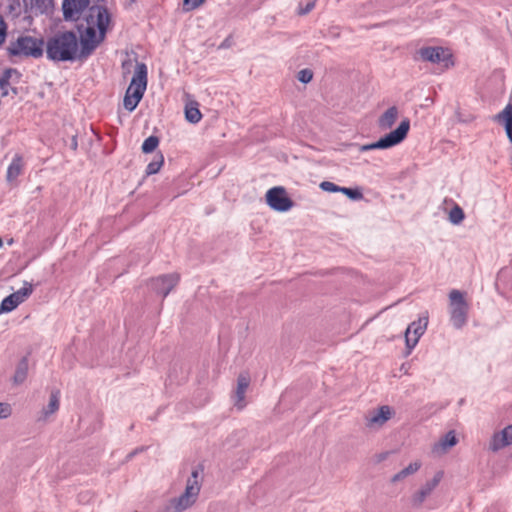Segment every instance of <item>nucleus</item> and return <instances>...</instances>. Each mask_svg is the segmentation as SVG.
Masks as SVG:
<instances>
[{
	"mask_svg": "<svg viewBox=\"0 0 512 512\" xmlns=\"http://www.w3.org/2000/svg\"><path fill=\"white\" fill-rule=\"evenodd\" d=\"M159 145V138L157 136L151 135L146 138L142 144V152L143 153H151L153 152Z\"/></svg>",
	"mask_w": 512,
	"mask_h": 512,
	"instance_id": "473e14b6",
	"label": "nucleus"
},
{
	"mask_svg": "<svg viewBox=\"0 0 512 512\" xmlns=\"http://www.w3.org/2000/svg\"><path fill=\"white\" fill-rule=\"evenodd\" d=\"M147 66L143 62H136L135 72L130 85L126 90L123 105L126 110L132 112L136 109L144 96L147 88Z\"/></svg>",
	"mask_w": 512,
	"mask_h": 512,
	"instance_id": "f03ea898",
	"label": "nucleus"
},
{
	"mask_svg": "<svg viewBox=\"0 0 512 512\" xmlns=\"http://www.w3.org/2000/svg\"><path fill=\"white\" fill-rule=\"evenodd\" d=\"M28 366V358L26 356L22 357L16 366V370L13 376V383L15 385H20L26 380L28 374Z\"/></svg>",
	"mask_w": 512,
	"mask_h": 512,
	"instance_id": "412c9836",
	"label": "nucleus"
},
{
	"mask_svg": "<svg viewBox=\"0 0 512 512\" xmlns=\"http://www.w3.org/2000/svg\"><path fill=\"white\" fill-rule=\"evenodd\" d=\"M392 416V410L389 406L383 405L366 416V426L372 428L374 426H383Z\"/></svg>",
	"mask_w": 512,
	"mask_h": 512,
	"instance_id": "2eb2a0df",
	"label": "nucleus"
},
{
	"mask_svg": "<svg viewBox=\"0 0 512 512\" xmlns=\"http://www.w3.org/2000/svg\"><path fill=\"white\" fill-rule=\"evenodd\" d=\"M450 299V320L456 329L462 328L467 322L468 304L464 295L459 290H452L449 293Z\"/></svg>",
	"mask_w": 512,
	"mask_h": 512,
	"instance_id": "423d86ee",
	"label": "nucleus"
},
{
	"mask_svg": "<svg viewBox=\"0 0 512 512\" xmlns=\"http://www.w3.org/2000/svg\"><path fill=\"white\" fill-rule=\"evenodd\" d=\"M189 507L186 502L179 503V497H177L159 507L156 512H182Z\"/></svg>",
	"mask_w": 512,
	"mask_h": 512,
	"instance_id": "b1692460",
	"label": "nucleus"
},
{
	"mask_svg": "<svg viewBox=\"0 0 512 512\" xmlns=\"http://www.w3.org/2000/svg\"><path fill=\"white\" fill-rule=\"evenodd\" d=\"M315 7V0L309 1L305 6L300 5L298 9L299 15H306Z\"/></svg>",
	"mask_w": 512,
	"mask_h": 512,
	"instance_id": "ea45409f",
	"label": "nucleus"
},
{
	"mask_svg": "<svg viewBox=\"0 0 512 512\" xmlns=\"http://www.w3.org/2000/svg\"><path fill=\"white\" fill-rule=\"evenodd\" d=\"M111 22V15L106 6L94 5L89 8V15L86 17L87 24H93L101 32V37H106L108 26Z\"/></svg>",
	"mask_w": 512,
	"mask_h": 512,
	"instance_id": "6e6552de",
	"label": "nucleus"
},
{
	"mask_svg": "<svg viewBox=\"0 0 512 512\" xmlns=\"http://www.w3.org/2000/svg\"><path fill=\"white\" fill-rule=\"evenodd\" d=\"M509 445H512V425H508L500 432L493 434L489 449L493 452H497Z\"/></svg>",
	"mask_w": 512,
	"mask_h": 512,
	"instance_id": "4468645a",
	"label": "nucleus"
},
{
	"mask_svg": "<svg viewBox=\"0 0 512 512\" xmlns=\"http://www.w3.org/2000/svg\"><path fill=\"white\" fill-rule=\"evenodd\" d=\"M90 4V0H63L62 11L65 20H73L81 14Z\"/></svg>",
	"mask_w": 512,
	"mask_h": 512,
	"instance_id": "ddd939ff",
	"label": "nucleus"
},
{
	"mask_svg": "<svg viewBox=\"0 0 512 512\" xmlns=\"http://www.w3.org/2000/svg\"><path fill=\"white\" fill-rule=\"evenodd\" d=\"M204 0H183L184 9L186 11L194 10L198 8Z\"/></svg>",
	"mask_w": 512,
	"mask_h": 512,
	"instance_id": "4c0bfd02",
	"label": "nucleus"
},
{
	"mask_svg": "<svg viewBox=\"0 0 512 512\" xmlns=\"http://www.w3.org/2000/svg\"><path fill=\"white\" fill-rule=\"evenodd\" d=\"M132 2H135L136 0H131Z\"/></svg>",
	"mask_w": 512,
	"mask_h": 512,
	"instance_id": "de8ad7c7",
	"label": "nucleus"
},
{
	"mask_svg": "<svg viewBox=\"0 0 512 512\" xmlns=\"http://www.w3.org/2000/svg\"><path fill=\"white\" fill-rule=\"evenodd\" d=\"M7 37V24L3 17L0 16V46L5 42Z\"/></svg>",
	"mask_w": 512,
	"mask_h": 512,
	"instance_id": "58836bf2",
	"label": "nucleus"
},
{
	"mask_svg": "<svg viewBox=\"0 0 512 512\" xmlns=\"http://www.w3.org/2000/svg\"><path fill=\"white\" fill-rule=\"evenodd\" d=\"M32 7L39 14H47L53 7V0H31Z\"/></svg>",
	"mask_w": 512,
	"mask_h": 512,
	"instance_id": "cd10ccee",
	"label": "nucleus"
},
{
	"mask_svg": "<svg viewBox=\"0 0 512 512\" xmlns=\"http://www.w3.org/2000/svg\"><path fill=\"white\" fill-rule=\"evenodd\" d=\"M131 65H132L131 61H124V62L122 63V67H123V69H127V70L129 69V67H130Z\"/></svg>",
	"mask_w": 512,
	"mask_h": 512,
	"instance_id": "79ce46f5",
	"label": "nucleus"
},
{
	"mask_svg": "<svg viewBox=\"0 0 512 512\" xmlns=\"http://www.w3.org/2000/svg\"><path fill=\"white\" fill-rule=\"evenodd\" d=\"M32 292L33 285L25 281L24 286L12 294L16 296L17 301L21 304L32 294Z\"/></svg>",
	"mask_w": 512,
	"mask_h": 512,
	"instance_id": "c85d7f7f",
	"label": "nucleus"
},
{
	"mask_svg": "<svg viewBox=\"0 0 512 512\" xmlns=\"http://www.w3.org/2000/svg\"><path fill=\"white\" fill-rule=\"evenodd\" d=\"M398 109L396 106L388 108L378 119V127L381 130L390 129L396 122Z\"/></svg>",
	"mask_w": 512,
	"mask_h": 512,
	"instance_id": "aec40b11",
	"label": "nucleus"
},
{
	"mask_svg": "<svg viewBox=\"0 0 512 512\" xmlns=\"http://www.w3.org/2000/svg\"><path fill=\"white\" fill-rule=\"evenodd\" d=\"M164 164V156L162 153L155 155L154 159L146 167V175L156 174Z\"/></svg>",
	"mask_w": 512,
	"mask_h": 512,
	"instance_id": "bb28decb",
	"label": "nucleus"
},
{
	"mask_svg": "<svg viewBox=\"0 0 512 512\" xmlns=\"http://www.w3.org/2000/svg\"><path fill=\"white\" fill-rule=\"evenodd\" d=\"M313 78L312 70L305 68L298 72L297 79L304 84L309 83Z\"/></svg>",
	"mask_w": 512,
	"mask_h": 512,
	"instance_id": "f704fd0d",
	"label": "nucleus"
},
{
	"mask_svg": "<svg viewBox=\"0 0 512 512\" xmlns=\"http://www.w3.org/2000/svg\"><path fill=\"white\" fill-rule=\"evenodd\" d=\"M421 467V462L415 461L410 463L407 467L396 473L392 478L391 482L396 483L398 481H401L405 479L406 477L413 475L416 473Z\"/></svg>",
	"mask_w": 512,
	"mask_h": 512,
	"instance_id": "393cba45",
	"label": "nucleus"
},
{
	"mask_svg": "<svg viewBox=\"0 0 512 512\" xmlns=\"http://www.w3.org/2000/svg\"><path fill=\"white\" fill-rule=\"evenodd\" d=\"M457 444V438L454 431L447 432L444 437L440 440L439 446L446 451L447 449Z\"/></svg>",
	"mask_w": 512,
	"mask_h": 512,
	"instance_id": "7c9ffc66",
	"label": "nucleus"
},
{
	"mask_svg": "<svg viewBox=\"0 0 512 512\" xmlns=\"http://www.w3.org/2000/svg\"><path fill=\"white\" fill-rule=\"evenodd\" d=\"M442 477L443 473L439 471L434 475V477L431 480L427 481L421 487V489L412 496V505L414 507H420L427 498V496H429L431 492L438 486Z\"/></svg>",
	"mask_w": 512,
	"mask_h": 512,
	"instance_id": "f8f14e48",
	"label": "nucleus"
},
{
	"mask_svg": "<svg viewBox=\"0 0 512 512\" xmlns=\"http://www.w3.org/2000/svg\"><path fill=\"white\" fill-rule=\"evenodd\" d=\"M418 54L423 61L431 63H440L445 61L449 55H446V50L442 47H422L418 50Z\"/></svg>",
	"mask_w": 512,
	"mask_h": 512,
	"instance_id": "dca6fc26",
	"label": "nucleus"
},
{
	"mask_svg": "<svg viewBox=\"0 0 512 512\" xmlns=\"http://www.w3.org/2000/svg\"><path fill=\"white\" fill-rule=\"evenodd\" d=\"M202 469L196 468L192 471L187 480L186 488L183 494L179 496V503L186 502L189 506L194 504L200 492L199 476Z\"/></svg>",
	"mask_w": 512,
	"mask_h": 512,
	"instance_id": "9b49d317",
	"label": "nucleus"
},
{
	"mask_svg": "<svg viewBox=\"0 0 512 512\" xmlns=\"http://www.w3.org/2000/svg\"><path fill=\"white\" fill-rule=\"evenodd\" d=\"M12 413L11 405L5 402H0V419L8 418Z\"/></svg>",
	"mask_w": 512,
	"mask_h": 512,
	"instance_id": "e433bc0d",
	"label": "nucleus"
},
{
	"mask_svg": "<svg viewBox=\"0 0 512 512\" xmlns=\"http://www.w3.org/2000/svg\"><path fill=\"white\" fill-rule=\"evenodd\" d=\"M46 56L54 62L78 59V38L73 31H58L46 41Z\"/></svg>",
	"mask_w": 512,
	"mask_h": 512,
	"instance_id": "f257e3e1",
	"label": "nucleus"
},
{
	"mask_svg": "<svg viewBox=\"0 0 512 512\" xmlns=\"http://www.w3.org/2000/svg\"><path fill=\"white\" fill-rule=\"evenodd\" d=\"M3 246V240L0 238V248Z\"/></svg>",
	"mask_w": 512,
	"mask_h": 512,
	"instance_id": "a18cd8bd",
	"label": "nucleus"
},
{
	"mask_svg": "<svg viewBox=\"0 0 512 512\" xmlns=\"http://www.w3.org/2000/svg\"><path fill=\"white\" fill-rule=\"evenodd\" d=\"M70 148L76 152L77 149H78V140H77V135H73L72 138H71V142H70Z\"/></svg>",
	"mask_w": 512,
	"mask_h": 512,
	"instance_id": "a19ab883",
	"label": "nucleus"
},
{
	"mask_svg": "<svg viewBox=\"0 0 512 512\" xmlns=\"http://www.w3.org/2000/svg\"><path fill=\"white\" fill-rule=\"evenodd\" d=\"M97 3L99 2H105V0H95Z\"/></svg>",
	"mask_w": 512,
	"mask_h": 512,
	"instance_id": "49530a36",
	"label": "nucleus"
},
{
	"mask_svg": "<svg viewBox=\"0 0 512 512\" xmlns=\"http://www.w3.org/2000/svg\"><path fill=\"white\" fill-rule=\"evenodd\" d=\"M77 31L79 32L80 51L78 59H85L89 57L95 49L105 40L101 37V32H97L93 24H78Z\"/></svg>",
	"mask_w": 512,
	"mask_h": 512,
	"instance_id": "20e7f679",
	"label": "nucleus"
},
{
	"mask_svg": "<svg viewBox=\"0 0 512 512\" xmlns=\"http://www.w3.org/2000/svg\"><path fill=\"white\" fill-rule=\"evenodd\" d=\"M464 218L465 214L463 209L458 204H455L450 210L449 221L454 225H458L464 220Z\"/></svg>",
	"mask_w": 512,
	"mask_h": 512,
	"instance_id": "c756f323",
	"label": "nucleus"
},
{
	"mask_svg": "<svg viewBox=\"0 0 512 512\" xmlns=\"http://www.w3.org/2000/svg\"><path fill=\"white\" fill-rule=\"evenodd\" d=\"M44 40L32 36H19L16 40L10 41L6 48L10 58H35L38 59L44 53Z\"/></svg>",
	"mask_w": 512,
	"mask_h": 512,
	"instance_id": "7ed1b4c3",
	"label": "nucleus"
},
{
	"mask_svg": "<svg viewBox=\"0 0 512 512\" xmlns=\"http://www.w3.org/2000/svg\"><path fill=\"white\" fill-rule=\"evenodd\" d=\"M185 119L192 124L198 123L201 118L202 114L199 110V104L196 101H191L186 104L185 106Z\"/></svg>",
	"mask_w": 512,
	"mask_h": 512,
	"instance_id": "4be33fe9",
	"label": "nucleus"
},
{
	"mask_svg": "<svg viewBox=\"0 0 512 512\" xmlns=\"http://www.w3.org/2000/svg\"><path fill=\"white\" fill-rule=\"evenodd\" d=\"M386 456H387V453L380 454L379 455V461L384 460L386 458Z\"/></svg>",
	"mask_w": 512,
	"mask_h": 512,
	"instance_id": "c03bdc74",
	"label": "nucleus"
},
{
	"mask_svg": "<svg viewBox=\"0 0 512 512\" xmlns=\"http://www.w3.org/2000/svg\"><path fill=\"white\" fill-rule=\"evenodd\" d=\"M493 120L503 125L509 141L512 143V105L508 104L505 108L493 117Z\"/></svg>",
	"mask_w": 512,
	"mask_h": 512,
	"instance_id": "a211bd4d",
	"label": "nucleus"
},
{
	"mask_svg": "<svg viewBox=\"0 0 512 512\" xmlns=\"http://www.w3.org/2000/svg\"><path fill=\"white\" fill-rule=\"evenodd\" d=\"M428 325V317H420L417 321H413L406 329L405 343L407 348V355L411 353L412 349L417 345L420 337L424 334Z\"/></svg>",
	"mask_w": 512,
	"mask_h": 512,
	"instance_id": "9d476101",
	"label": "nucleus"
},
{
	"mask_svg": "<svg viewBox=\"0 0 512 512\" xmlns=\"http://www.w3.org/2000/svg\"><path fill=\"white\" fill-rule=\"evenodd\" d=\"M60 391H52L49 403L42 410V418L47 419L50 415L54 414L59 409Z\"/></svg>",
	"mask_w": 512,
	"mask_h": 512,
	"instance_id": "5701e85b",
	"label": "nucleus"
},
{
	"mask_svg": "<svg viewBox=\"0 0 512 512\" xmlns=\"http://www.w3.org/2000/svg\"><path fill=\"white\" fill-rule=\"evenodd\" d=\"M409 129L410 121L409 119H404L395 130L381 137L376 142L360 146L359 150L361 152H365L375 149H389L394 147L400 144L407 137Z\"/></svg>",
	"mask_w": 512,
	"mask_h": 512,
	"instance_id": "39448f33",
	"label": "nucleus"
},
{
	"mask_svg": "<svg viewBox=\"0 0 512 512\" xmlns=\"http://www.w3.org/2000/svg\"><path fill=\"white\" fill-rule=\"evenodd\" d=\"M319 187L323 191L330 192V193L340 192V190H341V186H338L335 183L330 182V181H323V182H321Z\"/></svg>",
	"mask_w": 512,
	"mask_h": 512,
	"instance_id": "c9c22d12",
	"label": "nucleus"
},
{
	"mask_svg": "<svg viewBox=\"0 0 512 512\" xmlns=\"http://www.w3.org/2000/svg\"><path fill=\"white\" fill-rule=\"evenodd\" d=\"M180 276L177 273L163 274L152 278L149 281V287L157 295L165 298L171 290L178 284Z\"/></svg>",
	"mask_w": 512,
	"mask_h": 512,
	"instance_id": "1a4fd4ad",
	"label": "nucleus"
},
{
	"mask_svg": "<svg viewBox=\"0 0 512 512\" xmlns=\"http://www.w3.org/2000/svg\"><path fill=\"white\" fill-rule=\"evenodd\" d=\"M24 166L25 163L22 155L15 154L7 168L6 181L9 184L16 185L18 177L23 173Z\"/></svg>",
	"mask_w": 512,
	"mask_h": 512,
	"instance_id": "f3484780",
	"label": "nucleus"
},
{
	"mask_svg": "<svg viewBox=\"0 0 512 512\" xmlns=\"http://www.w3.org/2000/svg\"><path fill=\"white\" fill-rule=\"evenodd\" d=\"M18 305H20V303L17 301L16 296L10 294L2 300L0 304V314L11 312L17 308Z\"/></svg>",
	"mask_w": 512,
	"mask_h": 512,
	"instance_id": "a878e982",
	"label": "nucleus"
},
{
	"mask_svg": "<svg viewBox=\"0 0 512 512\" xmlns=\"http://www.w3.org/2000/svg\"><path fill=\"white\" fill-rule=\"evenodd\" d=\"M12 73H16L15 69H6L1 75H0V90L3 91V95L8 94V87L10 86V78Z\"/></svg>",
	"mask_w": 512,
	"mask_h": 512,
	"instance_id": "2f4dec72",
	"label": "nucleus"
},
{
	"mask_svg": "<svg viewBox=\"0 0 512 512\" xmlns=\"http://www.w3.org/2000/svg\"><path fill=\"white\" fill-rule=\"evenodd\" d=\"M250 384V377L247 373H241L237 379V388L235 391L236 405L242 408L241 404L244 401L245 393Z\"/></svg>",
	"mask_w": 512,
	"mask_h": 512,
	"instance_id": "6ab92c4d",
	"label": "nucleus"
},
{
	"mask_svg": "<svg viewBox=\"0 0 512 512\" xmlns=\"http://www.w3.org/2000/svg\"><path fill=\"white\" fill-rule=\"evenodd\" d=\"M340 192L354 201L361 200L363 198V194L358 188L341 187Z\"/></svg>",
	"mask_w": 512,
	"mask_h": 512,
	"instance_id": "72a5a7b5",
	"label": "nucleus"
},
{
	"mask_svg": "<svg viewBox=\"0 0 512 512\" xmlns=\"http://www.w3.org/2000/svg\"><path fill=\"white\" fill-rule=\"evenodd\" d=\"M265 197L269 207L277 212H287L294 205L293 200L287 195L285 188L282 186L270 188Z\"/></svg>",
	"mask_w": 512,
	"mask_h": 512,
	"instance_id": "0eeeda50",
	"label": "nucleus"
},
{
	"mask_svg": "<svg viewBox=\"0 0 512 512\" xmlns=\"http://www.w3.org/2000/svg\"><path fill=\"white\" fill-rule=\"evenodd\" d=\"M138 451H139V450H138V449H136V450H134L133 452L129 453V454L127 455V459H131L135 454H137V453H138Z\"/></svg>",
	"mask_w": 512,
	"mask_h": 512,
	"instance_id": "37998d69",
	"label": "nucleus"
}]
</instances>
